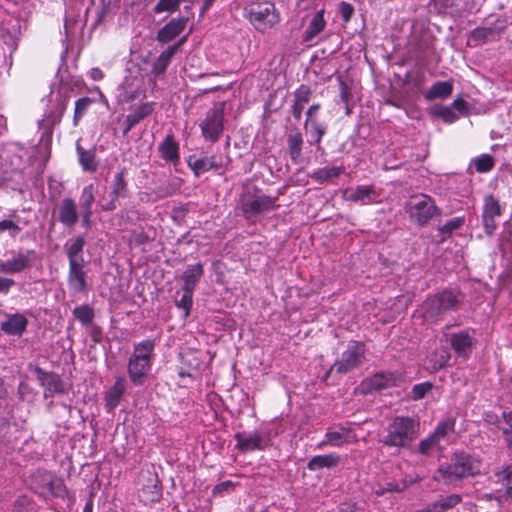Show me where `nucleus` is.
<instances>
[{"label": "nucleus", "instance_id": "obj_22", "mask_svg": "<svg viewBox=\"0 0 512 512\" xmlns=\"http://www.w3.org/2000/svg\"><path fill=\"white\" fill-rule=\"evenodd\" d=\"M187 35L181 37L176 43L168 46L153 62L152 73L154 75L164 74L170 65L174 55L180 50V48L186 43Z\"/></svg>", "mask_w": 512, "mask_h": 512}, {"label": "nucleus", "instance_id": "obj_31", "mask_svg": "<svg viewBox=\"0 0 512 512\" xmlns=\"http://www.w3.org/2000/svg\"><path fill=\"white\" fill-rule=\"evenodd\" d=\"M462 502V497L459 494H451L448 496H440L437 500L429 503L425 508L419 512H445L453 509Z\"/></svg>", "mask_w": 512, "mask_h": 512}, {"label": "nucleus", "instance_id": "obj_7", "mask_svg": "<svg viewBox=\"0 0 512 512\" xmlns=\"http://www.w3.org/2000/svg\"><path fill=\"white\" fill-rule=\"evenodd\" d=\"M224 106V102L216 103L200 123L201 133L206 141L215 143L221 138L224 130Z\"/></svg>", "mask_w": 512, "mask_h": 512}, {"label": "nucleus", "instance_id": "obj_40", "mask_svg": "<svg viewBox=\"0 0 512 512\" xmlns=\"http://www.w3.org/2000/svg\"><path fill=\"white\" fill-rule=\"evenodd\" d=\"M345 172L344 166H332V167H323L315 170L311 174V178L316 182L323 184L330 181L333 178L339 177L341 174Z\"/></svg>", "mask_w": 512, "mask_h": 512}, {"label": "nucleus", "instance_id": "obj_30", "mask_svg": "<svg viewBox=\"0 0 512 512\" xmlns=\"http://www.w3.org/2000/svg\"><path fill=\"white\" fill-rule=\"evenodd\" d=\"M311 88L306 84H301L294 92L291 113L296 121H299L305 106L311 99Z\"/></svg>", "mask_w": 512, "mask_h": 512}, {"label": "nucleus", "instance_id": "obj_14", "mask_svg": "<svg viewBox=\"0 0 512 512\" xmlns=\"http://www.w3.org/2000/svg\"><path fill=\"white\" fill-rule=\"evenodd\" d=\"M503 213L500 201L492 194L486 195L483 199L482 224L484 232L488 236H493L498 228L496 218Z\"/></svg>", "mask_w": 512, "mask_h": 512}, {"label": "nucleus", "instance_id": "obj_50", "mask_svg": "<svg viewBox=\"0 0 512 512\" xmlns=\"http://www.w3.org/2000/svg\"><path fill=\"white\" fill-rule=\"evenodd\" d=\"M454 421L445 420L441 421L437 424L436 428L434 429L433 433L431 434L434 439H436L437 442H440L442 439H444L449 431L454 430Z\"/></svg>", "mask_w": 512, "mask_h": 512}, {"label": "nucleus", "instance_id": "obj_48", "mask_svg": "<svg viewBox=\"0 0 512 512\" xmlns=\"http://www.w3.org/2000/svg\"><path fill=\"white\" fill-rule=\"evenodd\" d=\"M193 293V290H183L181 298L175 300L176 307L184 311L185 317L190 315L193 305Z\"/></svg>", "mask_w": 512, "mask_h": 512}, {"label": "nucleus", "instance_id": "obj_51", "mask_svg": "<svg viewBox=\"0 0 512 512\" xmlns=\"http://www.w3.org/2000/svg\"><path fill=\"white\" fill-rule=\"evenodd\" d=\"M374 193L373 188L369 186H358L352 193H350L348 199L353 202H363L365 203L366 199L371 198V195Z\"/></svg>", "mask_w": 512, "mask_h": 512}, {"label": "nucleus", "instance_id": "obj_36", "mask_svg": "<svg viewBox=\"0 0 512 512\" xmlns=\"http://www.w3.org/2000/svg\"><path fill=\"white\" fill-rule=\"evenodd\" d=\"M493 474L497 483L504 488L506 497L512 500V464H504L494 469Z\"/></svg>", "mask_w": 512, "mask_h": 512}, {"label": "nucleus", "instance_id": "obj_42", "mask_svg": "<svg viewBox=\"0 0 512 512\" xmlns=\"http://www.w3.org/2000/svg\"><path fill=\"white\" fill-rule=\"evenodd\" d=\"M437 472L443 479H447L449 481L452 479H460L466 477L464 470L456 458L451 464L441 465Z\"/></svg>", "mask_w": 512, "mask_h": 512}, {"label": "nucleus", "instance_id": "obj_56", "mask_svg": "<svg viewBox=\"0 0 512 512\" xmlns=\"http://www.w3.org/2000/svg\"><path fill=\"white\" fill-rule=\"evenodd\" d=\"M439 442L436 441L430 434L425 439L421 440L418 446V452L421 455H428L430 451L438 444Z\"/></svg>", "mask_w": 512, "mask_h": 512}, {"label": "nucleus", "instance_id": "obj_61", "mask_svg": "<svg viewBox=\"0 0 512 512\" xmlns=\"http://www.w3.org/2000/svg\"><path fill=\"white\" fill-rule=\"evenodd\" d=\"M482 420L488 425H493L500 428V418L494 411H485L482 414Z\"/></svg>", "mask_w": 512, "mask_h": 512}, {"label": "nucleus", "instance_id": "obj_33", "mask_svg": "<svg viewBox=\"0 0 512 512\" xmlns=\"http://www.w3.org/2000/svg\"><path fill=\"white\" fill-rule=\"evenodd\" d=\"M204 275V266L202 263L188 265L182 274V290H195L197 284Z\"/></svg>", "mask_w": 512, "mask_h": 512}, {"label": "nucleus", "instance_id": "obj_26", "mask_svg": "<svg viewBox=\"0 0 512 512\" xmlns=\"http://www.w3.org/2000/svg\"><path fill=\"white\" fill-rule=\"evenodd\" d=\"M154 109V102H145L136 106L125 118L123 135L126 136L138 123L149 117Z\"/></svg>", "mask_w": 512, "mask_h": 512}, {"label": "nucleus", "instance_id": "obj_1", "mask_svg": "<svg viewBox=\"0 0 512 512\" xmlns=\"http://www.w3.org/2000/svg\"><path fill=\"white\" fill-rule=\"evenodd\" d=\"M465 299V293L456 287H447L429 294L420 305L421 317L427 324L437 325L447 315L457 313L464 305Z\"/></svg>", "mask_w": 512, "mask_h": 512}, {"label": "nucleus", "instance_id": "obj_57", "mask_svg": "<svg viewBox=\"0 0 512 512\" xmlns=\"http://www.w3.org/2000/svg\"><path fill=\"white\" fill-rule=\"evenodd\" d=\"M235 488V484L234 482H232L231 480H226L224 482H221L219 484H217L213 490H212V494L214 496H218V495H223L224 492H232Z\"/></svg>", "mask_w": 512, "mask_h": 512}, {"label": "nucleus", "instance_id": "obj_64", "mask_svg": "<svg viewBox=\"0 0 512 512\" xmlns=\"http://www.w3.org/2000/svg\"><path fill=\"white\" fill-rule=\"evenodd\" d=\"M339 97H340L341 102H343L344 104L349 103V101L352 98L351 90H350L349 86L344 81L340 82V95H339Z\"/></svg>", "mask_w": 512, "mask_h": 512}, {"label": "nucleus", "instance_id": "obj_10", "mask_svg": "<svg viewBox=\"0 0 512 512\" xmlns=\"http://www.w3.org/2000/svg\"><path fill=\"white\" fill-rule=\"evenodd\" d=\"M129 197L128 170L123 167L113 176L110 184L109 200L101 205L104 212H112L117 208L119 199Z\"/></svg>", "mask_w": 512, "mask_h": 512}, {"label": "nucleus", "instance_id": "obj_45", "mask_svg": "<svg viewBox=\"0 0 512 512\" xmlns=\"http://www.w3.org/2000/svg\"><path fill=\"white\" fill-rule=\"evenodd\" d=\"M465 224L464 217H455L448 220L443 226L439 227V232L442 235V240L450 237L452 233L460 229Z\"/></svg>", "mask_w": 512, "mask_h": 512}, {"label": "nucleus", "instance_id": "obj_55", "mask_svg": "<svg viewBox=\"0 0 512 512\" xmlns=\"http://www.w3.org/2000/svg\"><path fill=\"white\" fill-rule=\"evenodd\" d=\"M436 115L440 117L445 123H454L459 119L458 115L453 111L452 107L445 106L436 112Z\"/></svg>", "mask_w": 512, "mask_h": 512}, {"label": "nucleus", "instance_id": "obj_15", "mask_svg": "<svg viewBox=\"0 0 512 512\" xmlns=\"http://www.w3.org/2000/svg\"><path fill=\"white\" fill-rule=\"evenodd\" d=\"M276 202L277 197L261 194L251 199L243 200L241 204V210L244 217L246 219H250L261 213L274 211L278 208Z\"/></svg>", "mask_w": 512, "mask_h": 512}, {"label": "nucleus", "instance_id": "obj_52", "mask_svg": "<svg viewBox=\"0 0 512 512\" xmlns=\"http://www.w3.org/2000/svg\"><path fill=\"white\" fill-rule=\"evenodd\" d=\"M432 388L433 383L430 381L415 384L411 390V398L414 401H419L423 399L426 396V394L432 390Z\"/></svg>", "mask_w": 512, "mask_h": 512}, {"label": "nucleus", "instance_id": "obj_62", "mask_svg": "<svg viewBox=\"0 0 512 512\" xmlns=\"http://www.w3.org/2000/svg\"><path fill=\"white\" fill-rule=\"evenodd\" d=\"M15 284L13 279L0 276V294L7 295Z\"/></svg>", "mask_w": 512, "mask_h": 512}, {"label": "nucleus", "instance_id": "obj_39", "mask_svg": "<svg viewBox=\"0 0 512 512\" xmlns=\"http://www.w3.org/2000/svg\"><path fill=\"white\" fill-rule=\"evenodd\" d=\"M86 240L84 236H76L70 244H66V255L69 263L79 262L84 260L82 256L83 249L85 247Z\"/></svg>", "mask_w": 512, "mask_h": 512}, {"label": "nucleus", "instance_id": "obj_13", "mask_svg": "<svg viewBox=\"0 0 512 512\" xmlns=\"http://www.w3.org/2000/svg\"><path fill=\"white\" fill-rule=\"evenodd\" d=\"M400 380V376L395 372L381 371L364 379L360 388L363 394H373L397 386Z\"/></svg>", "mask_w": 512, "mask_h": 512}, {"label": "nucleus", "instance_id": "obj_44", "mask_svg": "<svg viewBox=\"0 0 512 512\" xmlns=\"http://www.w3.org/2000/svg\"><path fill=\"white\" fill-rule=\"evenodd\" d=\"M94 103V100L90 97H82L79 98L75 102V109H74V116H73V124L74 126H78L79 122L81 121L82 117L87 112L90 105Z\"/></svg>", "mask_w": 512, "mask_h": 512}, {"label": "nucleus", "instance_id": "obj_54", "mask_svg": "<svg viewBox=\"0 0 512 512\" xmlns=\"http://www.w3.org/2000/svg\"><path fill=\"white\" fill-rule=\"evenodd\" d=\"M502 419L504 420L506 427L502 428V434L505 440V443L508 442V439L512 440V410L503 411Z\"/></svg>", "mask_w": 512, "mask_h": 512}, {"label": "nucleus", "instance_id": "obj_5", "mask_svg": "<svg viewBox=\"0 0 512 512\" xmlns=\"http://www.w3.org/2000/svg\"><path fill=\"white\" fill-rule=\"evenodd\" d=\"M244 17L259 32L265 33L280 22L275 4L268 0H254L244 7Z\"/></svg>", "mask_w": 512, "mask_h": 512}, {"label": "nucleus", "instance_id": "obj_28", "mask_svg": "<svg viewBox=\"0 0 512 512\" xmlns=\"http://www.w3.org/2000/svg\"><path fill=\"white\" fill-rule=\"evenodd\" d=\"M158 151L160 157L166 162L176 164L180 160V147L173 133L166 135L164 140L159 144Z\"/></svg>", "mask_w": 512, "mask_h": 512}, {"label": "nucleus", "instance_id": "obj_25", "mask_svg": "<svg viewBox=\"0 0 512 512\" xmlns=\"http://www.w3.org/2000/svg\"><path fill=\"white\" fill-rule=\"evenodd\" d=\"M188 166L196 176L210 170H217L224 166L221 155H212L211 157L195 158L190 156L188 158Z\"/></svg>", "mask_w": 512, "mask_h": 512}, {"label": "nucleus", "instance_id": "obj_9", "mask_svg": "<svg viewBox=\"0 0 512 512\" xmlns=\"http://www.w3.org/2000/svg\"><path fill=\"white\" fill-rule=\"evenodd\" d=\"M141 501L145 504L157 503L162 498V485L154 468L142 469L139 474Z\"/></svg>", "mask_w": 512, "mask_h": 512}, {"label": "nucleus", "instance_id": "obj_17", "mask_svg": "<svg viewBox=\"0 0 512 512\" xmlns=\"http://www.w3.org/2000/svg\"><path fill=\"white\" fill-rule=\"evenodd\" d=\"M34 250L19 251L10 259L0 260V272L3 274H18L31 268Z\"/></svg>", "mask_w": 512, "mask_h": 512}, {"label": "nucleus", "instance_id": "obj_58", "mask_svg": "<svg viewBox=\"0 0 512 512\" xmlns=\"http://www.w3.org/2000/svg\"><path fill=\"white\" fill-rule=\"evenodd\" d=\"M340 14L343 22L348 23L354 14V7L350 3L343 1L340 3Z\"/></svg>", "mask_w": 512, "mask_h": 512}, {"label": "nucleus", "instance_id": "obj_38", "mask_svg": "<svg viewBox=\"0 0 512 512\" xmlns=\"http://www.w3.org/2000/svg\"><path fill=\"white\" fill-rule=\"evenodd\" d=\"M453 92V83L450 81L435 82L424 94L426 100L446 99Z\"/></svg>", "mask_w": 512, "mask_h": 512}, {"label": "nucleus", "instance_id": "obj_23", "mask_svg": "<svg viewBox=\"0 0 512 512\" xmlns=\"http://www.w3.org/2000/svg\"><path fill=\"white\" fill-rule=\"evenodd\" d=\"M5 320L1 322V330L9 336L21 337L27 329L28 319L21 313H4Z\"/></svg>", "mask_w": 512, "mask_h": 512}, {"label": "nucleus", "instance_id": "obj_49", "mask_svg": "<svg viewBox=\"0 0 512 512\" xmlns=\"http://www.w3.org/2000/svg\"><path fill=\"white\" fill-rule=\"evenodd\" d=\"M182 1L183 0H159L153 11L155 14H161L164 12L174 13L179 9Z\"/></svg>", "mask_w": 512, "mask_h": 512}, {"label": "nucleus", "instance_id": "obj_12", "mask_svg": "<svg viewBox=\"0 0 512 512\" xmlns=\"http://www.w3.org/2000/svg\"><path fill=\"white\" fill-rule=\"evenodd\" d=\"M357 441V434L352 428L343 424H335L327 429L324 440L317 444V448L322 449L326 446L342 447Z\"/></svg>", "mask_w": 512, "mask_h": 512}, {"label": "nucleus", "instance_id": "obj_27", "mask_svg": "<svg viewBox=\"0 0 512 512\" xmlns=\"http://www.w3.org/2000/svg\"><path fill=\"white\" fill-rule=\"evenodd\" d=\"M503 31L504 27L497 25L490 27H476L470 32L469 38L474 42V46H478L488 41L499 40Z\"/></svg>", "mask_w": 512, "mask_h": 512}, {"label": "nucleus", "instance_id": "obj_6", "mask_svg": "<svg viewBox=\"0 0 512 512\" xmlns=\"http://www.w3.org/2000/svg\"><path fill=\"white\" fill-rule=\"evenodd\" d=\"M366 360V345L362 341H350L342 352L340 359L336 360L327 371L325 379L333 372L343 375L359 368Z\"/></svg>", "mask_w": 512, "mask_h": 512}, {"label": "nucleus", "instance_id": "obj_60", "mask_svg": "<svg viewBox=\"0 0 512 512\" xmlns=\"http://www.w3.org/2000/svg\"><path fill=\"white\" fill-rule=\"evenodd\" d=\"M320 109H321L320 103H314L308 108V110L306 111V120L304 123L305 129L308 128V122H312L313 120H318L317 114Z\"/></svg>", "mask_w": 512, "mask_h": 512}, {"label": "nucleus", "instance_id": "obj_16", "mask_svg": "<svg viewBox=\"0 0 512 512\" xmlns=\"http://www.w3.org/2000/svg\"><path fill=\"white\" fill-rule=\"evenodd\" d=\"M35 374L40 385L44 388L45 398L66 393V385L57 373L47 372L40 367H36Z\"/></svg>", "mask_w": 512, "mask_h": 512}, {"label": "nucleus", "instance_id": "obj_29", "mask_svg": "<svg viewBox=\"0 0 512 512\" xmlns=\"http://www.w3.org/2000/svg\"><path fill=\"white\" fill-rule=\"evenodd\" d=\"M126 391V381L123 377L116 379L113 386L105 394V410L112 413L120 404L122 397Z\"/></svg>", "mask_w": 512, "mask_h": 512}, {"label": "nucleus", "instance_id": "obj_37", "mask_svg": "<svg viewBox=\"0 0 512 512\" xmlns=\"http://www.w3.org/2000/svg\"><path fill=\"white\" fill-rule=\"evenodd\" d=\"M78 161L82 169L86 172L94 173L98 169L95 150H86L79 144L76 146Z\"/></svg>", "mask_w": 512, "mask_h": 512}, {"label": "nucleus", "instance_id": "obj_47", "mask_svg": "<svg viewBox=\"0 0 512 512\" xmlns=\"http://www.w3.org/2000/svg\"><path fill=\"white\" fill-rule=\"evenodd\" d=\"M308 126H310V134L312 137V141L310 142V144H315L319 146L323 136L326 134V126L319 120H313L312 122H308Z\"/></svg>", "mask_w": 512, "mask_h": 512}, {"label": "nucleus", "instance_id": "obj_18", "mask_svg": "<svg viewBox=\"0 0 512 512\" xmlns=\"http://www.w3.org/2000/svg\"><path fill=\"white\" fill-rule=\"evenodd\" d=\"M67 283L74 293L87 292V273L85 271V260L69 263Z\"/></svg>", "mask_w": 512, "mask_h": 512}, {"label": "nucleus", "instance_id": "obj_35", "mask_svg": "<svg viewBox=\"0 0 512 512\" xmlns=\"http://www.w3.org/2000/svg\"><path fill=\"white\" fill-rule=\"evenodd\" d=\"M302 133L297 129H293L287 136V146L292 162L298 163L302 156L303 147Z\"/></svg>", "mask_w": 512, "mask_h": 512}, {"label": "nucleus", "instance_id": "obj_8", "mask_svg": "<svg viewBox=\"0 0 512 512\" xmlns=\"http://www.w3.org/2000/svg\"><path fill=\"white\" fill-rule=\"evenodd\" d=\"M415 202L408 206V213L413 223L425 226L435 216L441 215V210L436 206L432 197L426 194L414 197Z\"/></svg>", "mask_w": 512, "mask_h": 512}, {"label": "nucleus", "instance_id": "obj_43", "mask_svg": "<svg viewBox=\"0 0 512 512\" xmlns=\"http://www.w3.org/2000/svg\"><path fill=\"white\" fill-rule=\"evenodd\" d=\"M72 314L83 326L91 325L95 317L94 309L88 304L76 306Z\"/></svg>", "mask_w": 512, "mask_h": 512}, {"label": "nucleus", "instance_id": "obj_2", "mask_svg": "<svg viewBox=\"0 0 512 512\" xmlns=\"http://www.w3.org/2000/svg\"><path fill=\"white\" fill-rule=\"evenodd\" d=\"M418 428V422L412 417L397 416L387 425L379 442L398 451L409 449L418 437Z\"/></svg>", "mask_w": 512, "mask_h": 512}, {"label": "nucleus", "instance_id": "obj_21", "mask_svg": "<svg viewBox=\"0 0 512 512\" xmlns=\"http://www.w3.org/2000/svg\"><path fill=\"white\" fill-rule=\"evenodd\" d=\"M188 18H172L156 34L159 43L166 44L176 39L186 28Z\"/></svg>", "mask_w": 512, "mask_h": 512}, {"label": "nucleus", "instance_id": "obj_46", "mask_svg": "<svg viewBox=\"0 0 512 512\" xmlns=\"http://www.w3.org/2000/svg\"><path fill=\"white\" fill-rule=\"evenodd\" d=\"M474 166L477 172H490L495 166V160L490 154H482L474 159Z\"/></svg>", "mask_w": 512, "mask_h": 512}, {"label": "nucleus", "instance_id": "obj_3", "mask_svg": "<svg viewBox=\"0 0 512 512\" xmlns=\"http://www.w3.org/2000/svg\"><path fill=\"white\" fill-rule=\"evenodd\" d=\"M155 346L154 339H146L134 345L127 365L129 379L133 385H144L152 368Z\"/></svg>", "mask_w": 512, "mask_h": 512}, {"label": "nucleus", "instance_id": "obj_11", "mask_svg": "<svg viewBox=\"0 0 512 512\" xmlns=\"http://www.w3.org/2000/svg\"><path fill=\"white\" fill-rule=\"evenodd\" d=\"M476 330L473 328L459 330L449 334V344L454 353L463 359H467L477 346L475 337Z\"/></svg>", "mask_w": 512, "mask_h": 512}, {"label": "nucleus", "instance_id": "obj_53", "mask_svg": "<svg viewBox=\"0 0 512 512\" xmlns=\"http://www.w3.org/2000/svg\"><path fill=\"white\" fill-rule=\"evenodd\" d=\"M5 231H8L10 236L12 238H15L21 231V227L18 225V223L12 220L4 219L0 221V234H2Z\"/></svg>", "mask_w": 512, "mask_h": 512}, {"label": "nucleus", "instance_id": "obj_32", "mask_svg": "<svg viewBox=\"0 0 512 512\" xmlns=\"http://www.w3.org/2000/svg\"><path fill=\"white\" fill-rule=\"evenodd\" d=\"M325 10L321 9L317 11L311 18L308 27L303 32V42L313 41L326 27V20L324 18Z\"/></svg>", "mask_w": 512, "mask_h": 512}, {"label": "nucleus", "instance_id": "obj_20", "mask_svg": "<svg viewBox=\"0 0 512 512\" xmlns=\"http://www.w3.org/2000/svg\"><path fill=\"white\" fill-rule=\"evenodd\" d=\"M95 202V186L93 183L86 185L80 195L81 224L89 229L92 225L93 204Z\"/></svg>", "mask_w": 512, "mask_h": 512}, {"label": "nucleus", "instance_id": "obj_19", "mask_svg": "<svg viewBox=\"0 0 512 512\" xmlns=\"http://www.w3.org/2000/svg\"><path fill=\"white\" fill-rule=\"evenodd\" d=\"M81 219L76 201L71 197L62 199L58 207V221L66 228H73Z\"/></svg>", "mask_w": 512, "mask_h": 512}, {"label": "nucleus", "instance_id": "obj_24", "mask_svg": "<svg viewBox=\"0 0 512 512\" xmlns=\"http://www.w3.org/2000/svg\"><path fill=\"white\" fill-rule=\"evenodd\" d=\"M234 437L237 441L236 448L244 454L255 450H264L266 447L263 437L258 431L253 433L238 432Z\"/></svg>", "mask_w": 512, "mask_h": 512}, {"label": "nucleus", "instance_id": "obj_59", "mask_svg": "<svg viewBox=\"0 0 512 512\" xmlns=\"http://www.w3.org/2000/svg\"><path fill=\"white\" fill-rule=\"evenodd\" d=\"M89 326H90L89 335L91 337V340L95 344L102 343V341L104 339L103 329L99 325H96V324H91Z\"/></svg>", "mask_w": 512, "mask_h": 512}, {"label": "nucleus", "instance_id": "obj_41", "mask_svg": "<svg viewBox=\"0 0 512 512\" xmlns=\"http://www.w3.org/2000/svg\"><path fill=\"white\" fill-rule=\"evenodd\" d=\"M456 459L462 469L464 470V473L466 477L468 476H475L480 473V466L481 461L474 458L471 455L461 453L459 455H456Z\"/></svg>", "mask_w": 512, "mask_h": 512}, {"label": "nucleus", "instance_id": "obj_4", "mask_svg": "<svg viewBox=\"0 0 512 512\" xmlns=\"http://www.w3.org/2000/svg\"><path fill=\"white\" fill-rule=\"evenodd\" d=\"M183 184L179 177L166 173H153L151 181L139 193L140 200L155 203L177 194Z\"/></svg>", "mask_w": 512, "mask_h": 512}, {"label": "nucleus", "instance_id": "obj_34", "mask_svg": "<svg viewBox=\"0 0 512 512\" xmlns=\"http://www.w3.org/2000/svg\"><path fill=\"white\" fill-rule=\"evenodd\" d=\"M341 461L339 455L331 453V454H323L313 456L307 463V469L309 471H317L323 468L331 469L336 467Z\"/></svg>", "mask_w": 512, "mask_h": 512}, {"label": "nucleus", "instance_id": "obj_63", "mask_svg": "<svg viewBox=\"0 0 512 512\" xmlns=\"http://www.w3.org/2000/svg\"><path fill=\"white\" fill-rule=\"evenodd\" d=\"M450 107H452V109L457 110V111H458L459 113H461L462 115H466V114L468 113V104H467V102H466L463 98H461V97L456 98V99L452 102V104H451V106H450Z\"/></svg>", "mask_w": 512, "mask_h": 512}]
</instances>
